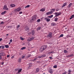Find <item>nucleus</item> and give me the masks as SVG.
Listing matches in <instances>:
<instances>
[{"label":"nucleus","mask_w":74,"mask_h":74,"mask_svg":"<svg viewBox=\"0 0 74 74\" xmlns=\"http://www.w3.org/2000/svg\"><path fill=\"white\" fill-rule=\"evenodd\" d=\"M52 37V33H50L47 36V38H51Z\"/></svg>","instance_id":"1"},{"label":"nucleus","mask_w":74,"mask_h":74,"mask_svg":"<svg viewBox=\"0 0 74 74\" xmlns=\"http://www.w3.org/2000/svg\"><path fill=\"white\" fill-rule=\"evenodd\" d=\"M34 37H32L30 38H29L27 40L29 41H31L32 40L34 39Z\"/></svg>","instance_id":"2"},{"label":"nucleus","mask_w":74,"mask_h":74,"mask_svg":"<svg viewBox=\"0 0 74 74\" xmlns=\"http://www.w3.org/2000/svg\"><path fill=\"white\" fill-rule=\"evenodd\" d=\"M4 10H8V8H7V6L5 5L3 7Z\"/></svg>","instance_id":"3"},{"label":"nucleus","mask_w":74,"mask_h":74,"mask_svg":"<svg viewBox=\"0 0 74 74\" xmlns=\"http://www.w3.org/2000/svg\"><path fill=\"white\" fill-rule=\"evenodd\" d=\"M25 29L26 31H27V32H28L29 30V27H28L26 26L25 27Z\"/></svg>","instance_id":"4"},{"label":"nucleus","mask_w":74,"mask_h":74,"mask_svg":"<svg viewBox=\"0 0 74 74\" xmlns=\"http://www.w3.org/2000/svg\"><path fill=\"white\" fill-rule=\"evenodd\" d=\"M53 13V12H47L46 13V15H48L49 14L50 15L51 14H52Z\"/></svg>","instance_id":"5"},{"label":"nucleus","mask_w":74,"mask_h":74,"mask_svg":"<svg viewBox=\"0 0 74 74\" xmlns=\"http://www.w3.org/2000/svg\"><path fill=\"white\" fill-rule=\"evenodd\" d=\"M49 72L51 74H52L53 73V71L52 70V69H49Z\"/></svg>","instance_id":"6"},{"label":"nucleus","mask_w":74,"mask_h":74,"mask_svg":"<svg viewBox=\"0 0 74 74\" xmlns=\"http://www.w3.org/2000/svg\"><path fill=\"white\" fill-rule=\"evenodd\" d=\"M45 19L46 20L47 22H49L50 21V19L47 18H45Z\"/></svg>","instance_id":"7"},{"label":"nucleus","mask_w":74,"mask_h":74,"mask_svg":"<svg viewBox=\"0 0 74 74\" xmlns=\"http://www.w3.org/2000/svg\"><path fill=\"white\" fill-rule=\"evenodd\" d=\"M47 48V46L45 45L44 46L43 48L42 49V51H44V50H45Z\"/></svg>","instance_id":"8"},{"label":"nucleus","mask_w":74,"mask_h":74,"mask_svg":"<svg viewBox=\"0 0 74 74\" xmlns=\"http://www.w3.org/2000/svg\"><path fill=\"white\" fill-rule=\"evenodd\" d=\"M22 69H19L17 72V74H19L20 72H21V71H22Z\"/></svg>","instance_id":"9"},{"label":"nucleus","mask_w":74,"mask_h":74,"mask_svg":"<svg viewBox=\"0 0 74 74\" xmlns=\"http://www.w3.org/2000/svg\"><path fill=\"white\" fill-rule=\"evenodd\" d=\"M61 14L62 13L60 12L58 13V14L56 15V16H59V15H61Z\"/></svg>","instance_id":"10"},{"label":"nucleus","mask_w":74,"mask_h":74,"mask_svg":"<svg viewBox=\"0 0 74 74\" xmlns=\"http://www.w3.org/2000/svg\"><path fill=\"white\" fill-rule=\"evenodd\" d=\"M45 8H42V9H40V11H42V12H44L45 11Z\"/></svg>","instance_id":"11"},{"label":"nucleus","mask_w":74,"mask_h":74,"mask_svg":"<svg viewBox=\"0 0 74 74\" xmlns=\"http://www.w3.org/2000/svg\"><path fill=\"white\" fill-rule=\"evenodd\" d=\"M33 19H36L37 18V15H35L33 17Z\"/></svg>","instance_id":"12"},{"label":"nucleus","mask_w":74,"mask_h":74,"mask_svg":"<svg viewBox=\"0 0 74 74\" xmlns=\"http://www.w3.org/2000/svg\"><path fill=\"white\" fill-rule=\"evenodd\" d=\"M1 56H4L5 53H0Z\"/></svg>","instance_id":"13"},{"label":"nucleus","mask_w":74,"mask_h":74,"mask_svg":"<svg viewBox=\"0 0 74 74\" xmlns=\"http://www.w3.org/2000/svg\"><path fill=\"white\" fill-rule=\"evenodd\" d=\"M67 5V3H64L63 4V5L62 6V7L63 8V7H64V6H65V5Z\"/></svg>","instance_id":"14"},{"label":"nucleus","mask_w":74,"mask_h":74,"mask_svg":"<svg viewBox=\"0 0 74 74\" xmlns=\"http://www.w3.org/2000/svg\"><path fill=\"white\" fill-rule=\"evenodd\" d=\"M39 68H37L36 69V73H38V71H39Z\"/></svg>","instance_id":"15"},{"label":"nucleus","mask_w":74,"mask_h":74,"mask_svg":"<svg viewBox=\"0 0 74 74\" xmlns=\"http://www.w3.org/2000/svg\"><path fill=\"white\" fill-rule=\"evenodd\" d=\"M10 5L12 7H14L15 6V5L14 4H12Z\"/></svg>","instance_id":"16"},{"label":"nucleus","mask_w":74,"mask_h":74,"mask_svg":"<svg viewBox=\"0 0 74 74\" xmlns=\"http://www.w3.org/2000/svg\"><path fill=\"white\" fill-rule=\"evenodd\" d=\"M7 12V11H5L4 12H2L1 13V14L2 15H4V14L6 13Z\"/></svg>","instance_id":"17"},{"label":"nucleus","mask_w":74,"mask_h":74,"mask_svg":"<svg viewBox=\"0 0 74 74\" xmlns=\"http://www.w3.org/2000/svg\"><path fill=\"white\" fill-rule=\"evenodd\" d=\"M17 9L18 11V12H19V11H20L21 10V8H17Z\"/></svg>","instance_id":"18"},{"label":"nucleus","mask_w":74,"mask_h":74,"mask_svg":"<svg viewBox=\"0 0 74 74\" xmlns=\"http://www.w3.org/2000/svg\"><path fill=\"white\" fill-rule=\"evenodd\" d=\"M55 9H51V12H54V11H55Z\"/></svg>","instance_id":"19"},{"label":"nucleus","mask_w":74,"mask_h":74,"mask_svg":"<svg viewBox=\"0 0 74 74\" xmlns=\"http://www.w3.org/2000/svg\"><path fill=\"white\" fill-rule=\"evenodd\" d=\"M56 25V24H55V23H51V26H55V25Z\"/></svg>","instance_id":"20"},{"label":"nucleus","mask_w":74,"mask_h":74,"mask_svg":"<svg viewBox=\"0 0 74 74\" xmlns=\"http://www.w3.org/2000/svg\"><path fill=\"white\" fill-rule=\"evenodd\" d=\"M26 49V47H23L21 48V50H23V49Z\"/></svg>","instance_id":"21"},{"label":"nucleus","mask_w":74,"mask_h":74,"mask_svg":"<svg viewBox=\"0 0 74 74\" xmlns=\"http://www.w3.org/2000/svg\"><path fill=\"white\" fill-rule=\"evenodd\" d=\"M64 53H66L68 52V51H67L66 50H64Z\"/></svg>","instance_id":"22"},{"label":"nucleus","mask_w":74,"mask_h":74,"mask_svg":"<svg viewBox=\"0 0 74 74\" xmlns=\"http://www.w3.org/2000/svg\"><path fill=\"white\" fill-rule=\"evenodd\" d=\"M58 18H55L54 19L55 21L56 22H57V21H58Z\"/></svg>","instance_id":"23"},{"label":"nucleus","mask_w":74,"mask_h":74,"mask_svg":"<svg viewBox=\"0 0 74 74\" xmlns=\"http://www.w3.org/2000/svg\"><path fill=\"white\" fill-rule=\"evenodd\" d=\"M41 56H42V58H44V57H45V56H46V55H45V54H44Z\"/></svg>","instance_id":"24"},{"label":"nucleus","mask_w":74,"mask_h":74,"mask_svg":"<svg viewBox=\"0 0 74 74\" xmlns=\"http://www.w3.org/2000/svg\"><path fill=\"white\" fill-rule=\"evenodd\" d=\"M53 67L55 69H56V68H57V65H55Z\"/></svg>","instance_id":"25"},{"label":"nucleus","mask_w":74,"mask_h":74,"mask_svg":"<svg viewBox=\"0 0 74 74\" xmlns=\"http://www.w3.org/2000/svg\"><path fill=\"white\" fill-rule=\"evenodd\" d=\"M63 37V34H61L59 38H60V37Z\"/></svg>","instance_id":"26"},{"label":"nucleus","mask_w":74,"mask_h":74,"mask_svg":"<svg viewBox=\"0 0 74 74\" xmlns=\"http://www.w3.org/2000/svg\"><path fill=\"white\" fill-rule=\"evenodd\" d=\"M71 5H72V3H70L69 5V7H70Z\"/></svg>","instance_id":"27"},{"label":"nucleus","mask_w":74,"mask_h":74,"mask_svg":"<svg viewBox=\"0 0 74 74\" xmlns=\"http://www.w3.org/2000/svg\"><path fill=\"white\" fill-rule=\"evenodd\" d=\"M5 47L6 48H8L9 47L8 45H5Z\"/></svg>","instance_id":"28"},{"label":"nucleus","mask_w":74,"mask_h":74,"mask_svg":"<svg viewBox=\"0 0 74 74\" xmlns=\"http://www.w3.org/2000/svg\"><path fill=\"white\" fill-rule=\"evenodd\" d=\"M20 27V25H18L16 26V28H17V29H18Z\"/></svg>","instance_id":"29"},{"label":"nucleus","mask_w":74,"mask_h":74,"mask_svg":"<svg viewBox=\"0 0 74 74\" xmlns=\"http://www.w3.org/2000/svg\"><path fill=\"white\" fill-rule=\"evenodd\" d=\"M30 7V5H27L26 7H25V8H28Z\"/></svg>","instance_id":"30"},{"label":"nucleus","mask_w":74,"mask_h":74,"mask_svg":"<svg viewBox=\"0 0 74 74\" xmlns=\"http://www.w3.org/2000/svg\"><path fill=\"white\" fill-rule=\"evenodd\" d=\"M37 60V58H36L35 59H34V60H33V61L34 62V61H35V60Z\"/></svg>","instance_id":"31"},{"label":"nucleus","mask_w":74,"mask_h":74,"mask_svg":"<svg viewBox=\"0 0 74 74\" xmlns=\"http://www.w3.org/2000/svg\"><path fill=\"white\" fill-rule=\"evenodd\" d=\"M37 29L38 30H40V29H41V27H39Z\"/></svg>","instance_id":"32"},{"label":"nucleus","mask_w":74,"mask_h":74,"mask_svg":"<svg viewBox=\"0 0 74 74\" xmlns=\"http://www.w3.org/2000/svg\"><path fill=\"white\" fill-rule=\"evenodd\" d=\"M14 11H15V12H16L18 11L17 9H14Z\"/></svg>","instance_id":"33"},{"label":"nucleus","mask_w":74,"mask_h":74,"mask_svg":"<svg viewBox=\"0 0 74 74\" xmlns=\"http://www.w3.org/2000/svg\"><path fill=\"white\" fill-rule=\"evenodd\" d=\"M53 17V15H51L49 16V18H52Z\"/></svg>","instance_id":"34"},{"label":"nucleus","mask_w":74,"mask_h":74,"mask_svg":"<svg viewBox=\"0 0 74 74\" xmlns=\"http://www.w3.org/2000/svg\"><path fill=\"white\" fill-rule=\"evenodd\" d=\"M31 56V55L30 54H29L27 56V58H30Z\"/></svg>","instance_id":"35"},{"label":"nucleus","mask_w":74,"mask_h":74,"mask_svg":"<svg viewBox=\"0 0 74 74\" xmlns=\"http://www.w3.org/2000/svg\"><path fill=\"white\" fill-rule=\"evenodd\" d=\"M4 23L3 21H1V22L0 23V24H4Z\"/></svg>","instance_id":"36"},{"label":"nucleus","mask_w":74,"mask_h":74,"mask_svg":"<svg viewBox=\"0 0 74 74\" xmlns=\"http://www.w3.org/2000/svg\"><path fill=\"white\" fill-rule=\"evenodd\" d=\"M32 34L33 35V34H34V30L32 31Z\"/></svg>","instance_id":"37"},{"label":"nucleus","mask_w":74,"mask_h":74,"mask_svg":"<svg viewBox=\"0 0 74 74\" xmlns=\"http://www.w3.org/2000/svg\"><path fill=\"white\" fill-rule=\"evenodd\" d=\"M1 48L2 49H4V46H1Z\"/></svg>","instance_id":"38"},{"label":"nucleus","mask_w":74,"mask_h":74,"mask_svg":"<svg viewBox=\"0 0 74 74\" xmlns=\"http://www.w3.org/2000/svg\"><path fill=\"white\" fill-rule=\"evenodd\" d=\"M38 58H42L41 56H38Z\"/></svg>","instance_id":"39"},{"label":"nucleus","mask_w":74,"mask_h":74,"mask_svg":"<svg viewBox=\"0 0 74 74\" xmlns=\"http://www.w3.org/2000/svg\"><path fill=\"white\" fill-rule=\"evenodd\" d=\"M40 19H38L37 21V22H40Z\"/></svg>","instance_id":"40"},{"label":"nucleus","mask_w":74,"mask_h":74,"mask_svg":"<svg viewBox=\"0 0 74 74\" xmlns=\"http://www.w3.org/2000/svg\"><path fill=\"white\" fill-rule=\"evenodd\" d=\"M25 56H23L22 57V59H24Z\"/></svg>","instance_id":"41"},{"label":"nucleus","mask_w":74,"mask_h":74,"mask_svg":"<svg viewBox=\"0 0 74 74\" xmlns=\"http://www.w3.org/2000/svg\"><path fill=\"white\" fill-rule=\"evenodd\" d=\"M67 38H68V37H71V36L70 35H68L67 36Z\"/></svg>","instance_id":"42"},{"label":"nucleus","mask_w":74,"mask_h":74,"mask_svg":"<svg viewBox=\"0 0 74 74\" xmlns=\"http://www.w3.org/2000/svg\"><path fill=\"white\" fill-rule=\"evenodd\" d=\"M59 8H57L56 9V11H59Z\"/></svg>","instance_id":"43"},{"label":"nucleus","mask_w":74,"mask_h":74,"mask_svg":"<svg viewBox=\"0 0 74 74\" xmlns=\"http://www.w3.org/2000/svg\"><path fill=\"white\" fill-rule=\"evenodd\" d=\"M20 38H21V40H24L23 38L22 37H21Z\"/></svg>","instance_id":"44"},{"label":"nucleus","mask_w":74,"mask_h":74,"mask_svg":"<svg viewBox=\"0 0 74 74\" xmlns=\"http://www.w3.org/2000/svg\"><path fill=\"white\" fill-rule=\"evenodd\" d=\"M21 59H19V60H18V62H21Z\"/></svg>","instance_id":"45"},{"label":"nucleus","mask_w":74,"mask_h":74,"mask_svg":"<svg viewBox=\"0 0 74 74\" xmlns=\"http://www.w3.org/2000/svg\"><path fill=\"white\" fill-rule=\"evenodd\" d=\"M15 56H12V57H11V58L12 59H13L14 58Z\"/></svg>","instance_id":"46"},{"label":"nucleus","mask_w":74,"mask_h":74,"mask_svg":"<svg viewBox=\"0 0 74 74\" xmlns=\"http://www.w3.org/2000/svg\"><path fill=\"white\" fill-rule=\"evenodd\" d=\"M49 59H51V60L52 59H53L52 58V57H49Z\"/></svg>","instance_id":"47"},{"label":"nucleus","mask_w":74,"mask_h":74,"mask_svg":"<svg viewBox=\"0 0 74 74\" xmlns=\"http://www.w3.org/2000/svg\"><path fill=\"white\" fill-rule=\"evenodd\" d=\"M71 17H72V18H74V14L72 15L71 16Z\"/></svg>","instance_id":"48"},{"label":"nucleus","mask_w":74,"mask_h":74,"mask_svg":"<svg viewBox=\"0 0 74 74\" xmlns=\"http://www.w3.org/2000/svg\"><path fill=\"white\" fill-rule=\"evenodd\" d=\"M10 42H12V39L10 40Z\"/></svg>","instance_id":"49"},{"label":"nucleus","mask_w":74,"mask_h":74,"mask_svg":"<svg viewBox=\"0 0 74 74\" xmlns=\"http://www.w3.org/2000/svg\"><path fill=\"white\" fill-rule=\"evenodd\" d=\"M19 14H22V12H19Z\"/></svg>","instance_id":"50"},{"label":"nucleus","mask_w":74,"mask_h":74,"mask_svg":"<svg viewBox=\"0 0 74 74\" xmlns=\"http://www.w3.org/2000/svg\"><path fill=\"white\" fill-rule=\"evenodd\" d=\"M55 14L56 15H58V12H56L55 13Z\"/></svg>","instance_id":"51"},{"label":"nucleus","mask_w":74,"mask_h":74,"mask_svg":"<svg viewBox=\"0 0 74 74\" xmlns=\"http://www.w3.org/2000/svg\"><path fill=\"white\" fill-rule=\"evenodd\" d=\"M68 71V72H71V71L70 70H69Z\"/></svg>","instance_id":"52"},{"label":"nucleus","mask_w":74,"mask_h":74,"mask_svg":"<svg viewBox=\"0 0 74 74\" xmlns=\"http://www.w3.org/2000/svg\"><path fill=\"white\" fill-rule=\"evenodd\" d=\"M10 57V55H8L7 56V58H9Z\"/></svg>","instance_id":"53"},{"label":"nucleus","mask_w":74,"mask_h":74,"mask_svg":"<svg viewBox=\"0 0 74 74\" xmlns=\"http://www.w3.org/2000/svg\"><path fill=\"white\" fill-rule=\"evenodd\" d=\"M2 40H3V39L2 38H0V41H2Z\"/></svg>","instance_id":"54"},{"label":"nucleus","mask_w":74,"mask_h":74,"mask_svg":"<svg viewBox=\"0 0 74 74\" xmlns=\"http://www.w3.org/2000/svg\"><path fill=\"white\" fill-rule=\"evenodd\" d=\"M1 56H0V60H1Z\"/></svg>","instance_id":"55"},{"label":"nucleus","mask_w":74,"mask_h":74,"mask_svg":"<svg viewBox=\"0 0 74 74\" xmlns=\"http://www.w3.org/2000/svg\"><path fill=\"white\" fill-rule=\"evenodd\" d=\"M31 66H32V65H31V64H29V66L30 67Z\"/></svg>","instance_id":"56"},{"label":"nucleus","mask_w":74,"mask_h":74,"mask_svg":"<svg viewBox=\"0 0 74 74\" xmlns=\"http://www.w3.org/2000/svg\"><path fill=\"white\" fill-rule=\"evenodd\" d=\"M68 74H70V72H69L68 73Z\"/></svg>","instance_id":"57"},{"label":"nucleus","mask_w":74,"mask_h":74,"mask_svg":"<svg viewBox=\"0 0 74 74\" xmlns=\"http://www.w3.org/2000/svg\"><path fill=\"white\" fill-rule=\"evenodd\" d=\"M70 56H73V54H71V55H70Z\"/></svg>","instance_id":"58"},{"label":"nucleus","mask_w":74,"mask_h":74,"mask_svg":"<svg viewBox=\"0 0 74 74\" xmlns=\"http://www.w3.org/2000/svg\"><path fill=\"white\" fill-rule=\"evenodd\" d=\"M52 53V52H49V53Z\"/></svg>","instance_id":"59"},{"label":"nucleus","mask_w":74,"mask_h":74,"mask_svg":"<svg viewBox=\"0 0 74 74\" xmlns=\"http://www.w3.org/2000/svg\"><path fill=\"white\" fill-rule=\"evenodd\" d=\"M15 70L16 71H18V69H16Z\"/></svg>","instance_id":"60"},{"label":"nucleus","mask_w":74,"mask_h":74,"mask_svg":"<svg viewBox=\"0 0 74 74\" xmlns=\"http://www.w3.org/2000/svg\"><path fill=\"white\" fill-rule=\"evenodd\" d=\"M4 64V62H3L2 63V64Z\"/></svg>","instance_id":"61"},{"label":"nucleus","mask_w":74,"mask_h":74,"mask_svg":"<svg viewBox=\"0 0 74 74\" xmlns=\"http://www.w3.org/2000/svg\"><path fill=\"white\" fill-rule=\"evenodd\" d=\"M73 18L71 17V18H70V19H72Z\"/></svg>","instance_id":"62"},{"label":"nucleus","mask_w":74,"mask_h":74,"mask_svg":"<svg viewBox=\"0 0 74 74\" xmlns=\"http://www.w3.org/2000/svg\"><path fill=\"white\" fill-rule=\"evenodd\" d=\"M11 44V43L10 42H9V44Z\"/></svg>","instance_id":"63"},{"label":"nucleus","mask_w":74,"mask_h":74,"mask_svg":"<svg viewBox=\"0 0 74 74\" xmlns=\"http://www.w3.org/2000/svg\"><path fill=\"white\" fill-rule=\"evenodd\" d=\"M10 27L11 28L12 27V26H10Z\"/></svg>","instance_id":"64"}]
</instances>
